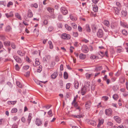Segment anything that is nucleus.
Listing matches in <instances>:
<instances>
[{
    "label": "nucleus",
    "mask_w": 128,
    "mask_h": 128,
    "mask_svg": "<svg viewBox=\"0 0 128 128\" xmlns=\"http://www.w3.org/2000/svg\"><path fill=\"white\" fill-rule=\"evenodd\" d=\"M104 35L103 31L101 29H99L97 32V36L99 38H102Z\"/></svg>",
    "instance_id": "nucleus-1"
},
{
    "label": "nucleus",
    "mask_w": 128,
    "mask_h": 128,
    "mask_svg": "<svg viewBox=\"0 0 128 128\" xmlns=\"http://www.w3.org/2000/svg\"><path fill=\"white\" fill-rule=\"evenodd\" d=\"M112 110L110 108H108L105 110V114L107 116H111L112 114Z\"/></svg>",
    "instance_id": "nucleus-2"
},
{
    "label": "nucleus",
    "mask_w": 128,
    "mask_h": 128,
    "mask_svg": "<svg viewBox=\"0 0 128 128\" xmlns=\"http://www.w3.org/2000/svg\"><path fill=\"white\" fill-rule=\"evenodd\" d=\"M82 50L83 52L86 53L88 52L89 49L86 46L84 45L82 46Z\"/></svg>",
    "instance_id": "nucleus-3"
},
{
    "label": "nucleus",
    "mask_w": 128,
    "mask_h": 128,
    "mask_svg": "<svg viewBox=\"0 0 128 128\" xmlns=\"http://www.w3.org/2000/svg\"><path fill=\"white\" fill-rule=\"evenodd\" d=\"M36 124L38 126H40L42 124V122L41 120L38 118H36L35 121Z\"/></svg>",
    "instance_id": "nucleus-4"
},
{
    "label": "nucleus",
    "mask_w": 128,
    "mask_h": 128,
    "mask_svg": "<svg viewBox=\"0 0 128 128\" xmlns=\"http://www.w3.org/2000/svg\"><path fill=\"white\" fill-rule=\"evenodd\" d=\"M62 38L63 39L68 40L70 38V36L69 34H62Z\"/></svg>",
    "instance_id": "nucleus-5"
},
{
    "label": "nucleus",
    "mask_w": 128,
    "mask_h": 128,
    "mask_svg": "<svg viewBox=\"0 0 128 128\" xmlns=\"http://www.w3.org/2000/svg\"><path fill=\"white\" fill-rule=\"evenodd\" d=\"M91 104V102L90 100L86 102L85 104V107L86 109L89 110L90 109Z\"/></svg>",
    "instance_id": "nucleus-6"
},
{
    "label": "nucleus",
    "mask_w": 128,
    "mask_h": 128,
    "mask_svg": "<svg viewBox=\"0 0 128 128\" xmlns=\"http://www.w3.org/2000/svg\"><path fill=\"white\" fill-rule=\"evenodd\" d=\"M61 11L62 13L64 15H66L68 13V11L66 8L62 7L61 8Z\"/></svg>",
    "instance_id": "nucleus-7"
},
{
    "label": "nucleus",
    "mask_w": 128,
    "mask_h": 128,
    "mask_svg": "<svg viewBox=\"0 0 128 128\" xmlns=\"http://www.w3.org/2000/svg\"><path fill=\"white\" fill-rule=\"evenodd\" d=\"M90 82H86L85 83V86L84 87H85L88 90H89L90 88Z\"/></svg>",
    "instance_id": "nucleus-8"
},
{
    "label": "nucleus",
    "mask_w": 128,
    "mask_h": 128,
    "mask_svg": "<svg viewBox=\"0 0 128 128\" xmlns=\"http://www.w3.org/2000/svg\"><path fill=\"white\" fill-rule=\"evenodd\" d=\"M13 57L16 61L20 63L22 62L21 59L18 56L14 55Z\"/></svg>",
    "instance_id": "nucleus-9"
},
{
    "label": "nucleus",
    "mask_w": 128,
    "mask_h": 128,
    "mask_svg": "<svg viewBox=\"0 0 128 128\" xmlns=\"http://www.w3.org/2000/svg\"><path fill=\"white\" fill-rule=\"evenodd\" d=\"M114 119L118 123H120L121 122V120L120 118L117 116H114Z\"/></svg>",
    "instance_id": "nucleus-10"
},
{
    "label": "nucleus",
    "mask_w": 128,
    "mask_h": 128,
    "mask_svg": "<svg viewBox=\"0 0 128 128\" xmlns=\"http://www.w3.org/2000/svg\"><path fill=\"white\" fill-rule=\"evenodd\" d=\"M58 72L56 70L55 72L53 73L51 75V78L53 79H55L58 76Z\"/></svg>",
    "instance_id": "nucleus-11"
},
{
    "label": "nucleus",
    "mask_w": 128,
    "mask_h": 128,
    "mask_svg": "<svg viewBox=\"0 0 128 128\" xmlns=\"http://www.w3.org/2000/svg\"><path fill=\"white\" fill-rule=\"evenodd\" d=\"M110 27L113 29H116L117 28V24L116 23H112L110 24Z\"/></svg>",
    "instance_id": "nucleus-12"
},
{
    "label": "nucleus",
    "mask_w": 128,
    "mask_h": 128,
    "mask_svg": "<svg viewBox=\"0 0 128 128\" xmlns=\"http://www.w3.org/2000/svg\"><path fill=\"white\" fill-rule=\"evenodd\" d=\"M17 52L18 55L21 56H24L25 54V52L22 51L20 50H18Z\"/></svg>",
    "instance_id": "nucleus-13"
},
{
    "label": "nucleus",
    "mask_w": 128,
    "mask_h": 128,
    "mask_svg": "<svg viewBox=\"0 0 128 128\" xmlns=\"http://www.w3.org/2000/svg\"><path fill=\"white\" fill-rule=\"evenodd\" d=\"M86 90H88L84 86L82 89L81 91V93L82 95H84L86 92Z\"/></svg>",
    "instance_id": "nucleus-14"
},
{
    "label": "nucleus",
    "mask_w": 128,
    "mask_h": 128,
    "mask_svg": "<svg viewBox=\"0 0 128 128\" xmlns=\"http://www.w3.org/2000/svg\"><path fill=\"white\" fill-rule=\"evenodd\" d=\"M79 57L80 59L83 60L84 59L86 58V55L81 53L80 54Z\"/></svg>",
    "instance_id": "nucleus-15"
},
{
    "label": "nucleus",
    "mask_w": 128,
    "mask_h": 128,
    "mask_svg": "<svg viewBox=\"0 0 128 128\" xmlns=\"http://www.w3.org/2000/svg\"><path fill=\"white\" fill-rule=\"evenodd\" d=\"M32 113H30L29 114V115L28 119V124H30V122L31 119L32 118Z\"/></svg>",
    "instance_id": "nucleus-16"
},
{
    "label": "nucleus",
    "mask_w": 128,
    "mask_h": 128,
    "mask_svg": "<svg viewBox=\"0 0 128 128\" xmlns=\"http://www.w3.org/2000/svg\"><path fill=\"white\" fill-rule=\"evenodd\" d=\"M28 16L29 18H31L32 16V13L30 10H29L28 11Z\"/></svg>",
    "instance_id": "nucleus-17"
},
{
    "label": "nucleus",
    "mask_w": 128,
    "mask_h": 128,
    "mask_svg": "<svg viewBox=\"0 0 128 128\" xmlns=\"http://www.w3.org/2000/svg\"><path fill=\"white\" fill-rule=\"evenodd\" d=\"M114 9L115 13L117 14H119L120 9L116 7H114Z\"/></svg>",
    "instance_id": "nucleus-18"
},
{
    "label": "nucleus",
    "mask_w": 128,
    "mask_h": 128,
    "mask_svg": "<svg viewBox=\"0 0 128 128\" xmlns=\"http://www.w3.org/2000/svg\"><path fill=\"white\" fill-rule=\"evenodd\" d=\"M5 15L8 18L12 17L13 16V14L12 12H10L9 13L6 14Z\"/></svg>",
    "instance_id": "nucleus-19"
},
{
    "label": "nucleus",
    "mask_w": 128,
    "mask_h": 128,
    "mask_svg": "<svg viewBox=\"0 0 128 128\" xmlns=\"http://www.w3.org/2000/svg\"><path fill=\"white\" fill-rule=\"evenodd\" d=\"M104 122V120L103 119H102L101 120H99V121L98 124L97 125V127H99L100 126L103 124Z\"/></svg>",
    "instance_id": "nucleus-20"
},
{
    "label": "nucleus",
    "mask_w": 128,
    "mask_h": 128,
    "mask_svg": "<svg viewBox=\"0 0 128 128\" xmlns=\"http://www.w3.org/2000/svg\"><path fill=\"white\" fill-rule=\"evenodd\" d=\"M103 23L105 26L108 27H109L110 26L109 22L108 20H104L103 22Z\"/></svg>",
    "instance_id": "nucleus-21"
},
{
    "label": "nucleus",
    "mask_w": 128,
    "mask_h": 128,
    "mask_svg": "<svg viewBox=\"0 0 128 128\" xmlns=\"http://www.w3.org/2000/svg\"><path fill=\"white\" fill-rule=\"evenodd\" d=\"M89 122L90 124L93 126H95L96 125V122L94 121L90 120L89 121Z\"/></svg>",
    "instance_id": "nucleus-22"
},
{
    "label": "nucleus",
    "mask_w": 128,
    "mask_h": 128,
    "mask_svg": "<svg viewBox=\"0 0 128 128\" xmlns=\"http://www.w3.org/2000/svg\"><path fill=\"white\" fill-rule=\"evenodd\" d=\"M102 69V66H99L96 67L95 69L96 72H98L101 70Z\"/></svg>",
    "instance_id": "nucleus-23"
},
{
    "label": "nucleus",
    "mask_w": 128,
    "mask_h": 128,
    "mask_svg": "<svg viewBox=\"0 0 128 128\" xmlns=\"http://www.w3.org/2000/svg\"><path fill=\"white\" fill-rule=\"evenodd\" d=\"M90 58L91 59L94 60L96 59H98L99 57L97 56L92 55L90 56Z\"/></svg>",
    "instance_id": "nucleus-24"
},
{
    "label": "nucleus",
    "mask_w": 128,
    "mask_h": 128,
    "mask_svg": "<svg viewBox=\"0 0 128 128\" xmlns=\"http://www.w3.org/2000/svg\"><path fill=\"white\" fill-rule=\"evenodd\" d=\"M47 10L51 14H52L54 12V9L52 8L49 7L47 8Z\"/></svg>",
    "instance_id": "nucleus-25"
},
{
    "label": "nucleus",
    "mask_w": 128,
    "mask_h": 128,
    "mask_svg": "<svg viewBox=\"0 0 128 128\" xmlns=\"http://www.w3.org/2000/svg\"><path fill=\"white\" fill-rule=\"evenodd\" d=\"M85 75L86 78L88 79H89L90 77L93 76V74L87 73Z\"/></svg>",
    "instance_id": "nucleus-26"
},
{
    "label": "nucleus",
    "mask_w": 128,
    "mask_h": 128,
    "mask_svg": "<svg viewBox=\"0 0 128 128\" xmlns=\"http://www.w3.org/2000/svg\"><path fill=\"white\" fill-rule=\"evenodd\" d=\"M4 44L6 46H9L10 45V42L8 41L4 42Z\"/></svg>",
    "instance_id": "nucleus-27"
},
{
    "label": "nucleus",
    "mask_w": 128,
    "mask_h": 128,
    "mask_svg": "<svg viewBox=\"0 0 128 128\" xmlns=\"http://www.w3.org/2000/svg\"><path fill=\"white\" fill-rule=\"evenodd\" d=\"M121 24L122 26L124 27L128 28V25L125 23L123 22H121Z\"/></svg>",
    "instance_id": "nucleus-28"
},
{
    "label": "nucleus",
    "mask_w": 128,
    "mask_h": 128,
    "mask_svg": "<svg viewBox=\"0 0 128 128\" xmlns=\"http://www.w3.org/2000/svg\"><path fill=\"white\" fill-rule=\"evenodd\" d=\"M86 31L88 32H90V29L88 24H87L86 25Z\"/></svg>",
    "instance_id": "nucleus-29"
},
{
    "label": "nucleus",
    "mask_w": 128,
    "mask_h": 128,
    "mask_svg": "<svg viewBox=\"0 0 128 128\" xmlns=\"http://www.w3.org/2000/svg\"><path fill=\"white\" fill-rule=\"evenodd\" d=\"M122 16L125 17L127 15V12L126 10H122L121 12Z\"/></svg>",
    "instance_id": "nucleus-30"
},
{
    "label": "nucleus",
    "mask_w": 128,
    "mask_h": 128,
    "mask_svg": "<svg viewBox=\"0 0 128 128\" xmlns=\"http://www.w3.org/2000/svg\"><path fill=\"white\" fill-rule=\"evenodd\" d=\"M65 27L66 29L68 30H72L71 27L68 24H66L65 25Z\"/></svg>",
    "instance_id": "nucleus-31"
},
{
    "label": "nucleus",
    "mask_w": 128,
    "mask_h": 128,
    "mask_svg": "<svg viewBox=\"0 0 128 128\" xmlns=\"http://www.w3.org/2000/svg\"><path fill=\"white\" fill-rule=\"evenodd\" d=\"M12 30V28L10 26H7L6 29L5 31L6 32H9L10 31Z\"/></svg>",
    "instance_id": "nucleus-32"
},
{
    "label": "nucleus",
    "mask_w": 128,
    "mask_h": 128,
    "mask_svg": "<svg viewBox=\"0 0 128 128\" xmlns=\"http://www.w3.org/2000/svg\"><path fill=\"white\" fill-rule=\"evenodd\" d=\"M74 87L76 89H78L79 87V83L77 81L74 82Z\"/></svg>",
    "instance_id": "nucleus-33"
},
{
    "label": "nucleus",
    "mask_w": 128,
    "mask_h": 128,
    "mask_svg": "<svg viewBox=\"0 0 128 128\" xmlns=\"http://www.w3.org/2000/svg\"><path fill=\"white\" fill-rule=\"evenodd\" d=\"M64 77L65 79H67L68 77V73L66 72H64Z\"/></svg>",
    "instance_id": "nucleus-34"
},
{
    "label": "nucleus",
    "mask_w": 128,
    "mask_h": 128,
    "mask_svg": "<svg viewBox=\"0 0 128 128\" xmlns=\"http://www.w3.org/2000/svg\"><path fill=\"white\" fill-rule=\"evenodd\" d=\"M15 15L16 17L20 20H21V18L20 14L18 13L15 14Z\"/></svg>",
    "instance_id": "nucleus-35"
},
{
    "label": "nucleus",
    "mask_w": 128,
    "mask_h": 128,
    "mask_svg": "<svg viewBox=\"0 0 128 128\" xmlns=\"http://www.w3.org/2000/svg\"><path fill=\"white\" fill-rule=\"evenodd\" d=\"M98 54L99 55H100L102 57L104 56L105 55V54L104 52L100 51L98 52Z\"/></svg>",
    "instance_id": "nucleus-36"
},
{
    "label": "nucleus",
    "mask_w": 128,
    "mask_h": 128,
    "mask_svg": "<svg viewBox=\"0 0 128 128\" xmlns=\"http://www.w3.org/2000/svg\"><path fill=\"white\" fill-rule=\"evenodd\" d=\"M31 7H34L35 8H37L38 7V4L36 3H35L34 4H32L30 5Z\"/></svg>",
    "instance_id": "nucleus-37"
},
{
    "label": "nucleus",
    "mask_w": 128,
    "mask_h": 128,
    "mask_svg": "<svg viewBox=\"0 0 128 128\" xmlns=\"http://www.w3.org/2000/svg\"><path fill=\"white\" fill-rule=\"evenodd\" d=\"M70 18L72 20H77V18L75 17H74L72 15H70Z\"/></svg>",
    "instance_id": "nucleus-38"
},
{
    "label": "nucleus",
    "mask_w": 128,
    "mask_h": 128,
    "mask_svg": "<svg viewBox=\"0 0 128 128\" xmlns=\"http://www.w3.org/2000/svg\"><path fill=\"white\" fill-rule=\"evenodd\" d=\"M16 84L17 86L19 87L22 88V84L18 82H16Z\"/></svg>",
    "instance_id": "nucleus-39"
},
{
    "label": "nucleus",
    "mask_w": 128,
    "mask_h": 128,
    "mask_svg": "<svg viewBox=\"0 0 128 128\" xmlns=\"http://www.w3.org/2000/svg\"><path fill=\"white\" fill-rule=\"evenodd\" d=\"M118 98V95L117 94H114L113 96V98L115 100H117Z\"/></svg>",
    "instance_id": "nucleus-40"
},
{
    "label": "nucleus",
    "mask_w": 128,
    "mask_h": 128,
    "mask_svg": "<svg viewBox=\"0 0 128 128\" xmlns=\"http://www.w3.org/2000/svg\"><path fill=\"white\" fill-rule=\"evenodd\" d=\"M48 43L49 45L50 48V49L52 48L53 47V46L52 42L51 41H49L48 42Z\"/></svg>",
    "instance_id": "nucleus-41"
},
{
    "label": "nucleus",
    "mask_w": 128,
    "mask_h": 128,
    "mask_svg": "<svg viewBox=\"0 0 128 128\" xmlns=\"http://www.w3.org/2000/svg\"><path fill=\"white\" fill-rule=\"evenodd\" d=\"M122 34L125 36H126L128 34L127 31L125 30H124L122 31Z\"/></svg>",
    "instance_id": "nucleus-42"
},
{
    "label": "nucleus",
    "mask_w": 128,
    "mask_h": 128,
    "mask_svg": "<svg viewBox=\"0 0 128 128\" xmlns=\"http://www.w3.org/2000/svg\"><path fill=\"white\" fill-rule=\"evenodd\" d=\"M17 109L16 108H13L11 110V112L12 113H16L17 112Z\"/></svg>",
    "instance_id": "nucleus-43"
},
{
    "label": "nucleus",
    "mask_w": 128,
    "mask_h": 128,
    "mask_svg": "<svg viewBox=\"0 0 128 128\" xmlns=\"http://www.w3.org/2000/svg\"><path fill=\"white\" fill-rule=\"evenodd\" d=\"M93 10L95 12H97L98 10V8L97 6H95L93 7Z\"/></svg>",
    "instance_id": "nucleus-44"
},
{
    "label": "nucleus",
    "mask_w": 128,
    "mask_h": 128,
    "mask_svg": "<svg viewBox=\"0 0 128 128\" xmlns=\"http://www.w3.org/2000/svg\"><path fill=\"white\" fill-rule=\"evenodd\" d=\"M14 68L17 71H18L20 69V68L19 67L18 64H16L14 66Z\"/></svg>",
    "instance_id": "nucleus-45"
},
{
    "label": "nucleus",
    "mask_w": 128,
    "mask_h": 128,
    "mask_svg": "<svg viewBox=\"0 0 128 128\" xmlns=\"http://www.w3.org/2000/svg\"><path fill=\"white\" fill-rule=\"evenodd\" d=\"M35 64L36 66H38L40 64V62H39L38 59H36Z\"/></svg>",
    "instance_id": "nucleus-46"
},
{
    "label": "nucleus",
    "mask_w": 128,
    "mask_h": 128,
    "mask_svg": "<svg viewBox=\"0 0 128 128\" xmlns=\"http://www.w3.org/2000/svg\"><path fill=\"white\" fill-rule=\"evenodd\" d=\"M72 25L73 28L76 29L77 28V26L76 24L74 23H72Z\"/></svg>",
    "instance_id": "nucleus-47"
},
{
    "label": "nucleus",
    "mask_w": 128,
    "mask_h": 128,
    "mask_svg": "<svg viewBox=\"0 0 128 128\" xmlns=\"http://www.w3.org/2000/svg\"><path fill=\"white\" fill-rule=\"evenodd\" d=\"M48 114L50 116L52 117V110H50L48 112Z\"/></svg>",
    "instance_id": "nucleus-48"
},
{
    "label": "nucleus",
    "mask_w": 128,
    "mask_h": 128,
    "mask_svg": "<svg viewBox=\"0 0 128 128\" xmlns=\"http://www.w3.org/2000/svg\"><path fill=\"white\" fill-rule=\"evenodd\" d=\"M51 105H46L43 106V108H45L46 109H48L51 107Z\"/></svg>",
    "instance_id": "nucleus-49"
},
{
    "label": "nucleus",
    "mask_w": 128,
    "mask_h": 128,
    "mask_svg": "<svg viewBox=\"0 0 128 128\" xmlns=\"http://www.w3.org/2000/svg\"><path fill=\"white\" fill-rule=\"evenodd\" d=\"M11 46L13 49H15L16 48V46L14 43H12L11 44Z\"/></svg>",
    "instance_id": "nucleus-50"
},
{
    "label": "nucleus",
    "mask_w": 128,
    "mask_h": 128,
    "mask_svg": "<svg viewBox=\"0 0 128 128\" xmlns=\"http://www.w3.org/2000/svg\"><path fill=\"white\" fill-rule=\"evenodd\" d=\"M73 35L74 37H77L78 36V34L77 32H73Z\"/></svg>",
    "instance_id": "nucleus-51"
},
{
    "label": "nucleus",
    "mask_w": 128,
    "mask_h": 128,
    "mask_svg": "<svg viewBox=\"0 0 128 128\" xmlns=\"http://www.w3.org/2000/svg\"><path fill=\"white\" fill-rule=\"evenodd\" d=\"M29 68V66H28L27 65L24 66L23 67V68L24 70H27Z\"/></svg>",
    "instance_id": "nucleus-52"
},
{
    "label": "nucleus",
    "mask_w": 128,
    "mask_h": 128,
    "mask_svg": "<svg viewBox=\"0 0 128 128\" xmlns=\"http://www.w3.org/2000/svg\"><path fill=\"white\" fill-rule=\"evenodd\" d=\"M82 42H84L85 43H87L88 42V40L86 39H82Z\"/></svg>",
    "instance_id": "nucleus-53"
},
{
    "label": "nucleus",
    "mask_w": 128,
    "mask_h": 128,
    "mask_svg": "<svg viewBox=\"0 0 128 128\" xmlns=\"http://www.w3.org/2000/svg\"><path fill=\"white\" fill-rule=\"evenodd\" d=\"M123 96H126L128 95V92H125L123 94Z\"/></svg>",
    "instance_id": "nucleus-54"
},
{
    "label": "nucleus",
    "mask_w": 128,
    "mask_h": 128,
    "mask_svg": "<svg viewBox=\"0 0 128 128\" xmlns=\"http://www.w3.org/2000/svg\"><path fill=\"white\" fill-rule=\"evenodd\" d=\"M70 83L67 84L66 86V88L67 89H68L70 87Z\"/></svg>",
    "instance_id": "nucleus-55"
},
{
    "label": "nucleus",
    "mask_w": 128,
    "mask_h": 128,
    "mask_svg": "<svg viewBox=\"0 0 128 128\" xmlns=\"http://www.w3.org/2000/svg\"><path fill=\"white\" fill-rule=\"evenodd\" d=\"M30 75V72L29 71H28L26 72L25 74H24V75L26 77H28V76Z\"/></svg>",
    "instance_id": "nucleus-56"
},
{
    "label": "nucleus",
    "mask_w": 128,
    "mask_h": 128,
    "mask_svg": "<svg viewBox=\"0 0 128 128\" xmlns=\"http://www.w3.org/2000/svg\"><path fill=\"white\" fill-rule=\"evenodd\" d=\"M13 4V3L11 2H10L7 4V7H9L10 5H12Z\"/></svg>",
    "instance_id": "nucleus-57"
},
{
    "label": "nucleus",
    "mask_w": 128,
    "mask_h": 128,
    "mask_svg": "<svg viewBox=\"0 0 128 128\" xmlns=\"http://www.w3.org/2000/svg\"><path fill=\"white\" fill-rule=\"evenodd\" d=\"M21 120L23 122H26V118L24 116L22 117V118Z\"/></svg>",
    "instance_id": "nucleus-58"
},
{
    "label": "nucleus",
    "mask_w": 128,
    "mask_h": 128,
    "mask_svg": "<svg viewBox=\"0 0 128 128\" xmlns=\"http://www.w3.org/2000/svg\"><path fill=\"white\" fill-rule=\"evenodd\" d=\"M78 29L79 32H81L82 31V28L80 26H78Z\"/></svg>",
    "instance_id": "nucleus-59"
},
{
    "label": "nucleus",
    "mask_w": 128,
    "mask_h": 128,
    "mask_svg": "<svg viewBox=\"0 0 128 128\" xmlns=\"http://www.w3.org/2000/svg\"><path fill=\"white\" fill-rule=\"evenodd\" d=\"M55 60L57 62H58L59 61V58L58 56H56Z\"/></svg>",
    "instance_id": "nucleus-60"
},
{
    "label": "nucleus",
    "mask_w": 128,
    "mask_h": 128,
    "mask_svg": "<svg viewBox=\"0 0 128 128\" xmlns=\"http://www.w3.org/2000/svg\"><path fill=\"white\" fill-rule=\"evenodd\" d=\"M112 89L114 91H115L117 89L116 86H114L112 87Z\"/></svg>",
    "instance_id": "nucleus-61"
},
{
    "label": "nucleus",
    "mask_w": 128,
    "mask_h": 128,
    "mask_svg": "<svg viewBox=\"0 0 128 128\" xmlns=\"http://www.w3.org/2000/svg\"><path fill=\"white\" fill-rule=\"evenodd\" d=\"M108 125L110 126H112L113 123L110 122H108L107 123Z\"/></svg>",
    "instance_id": "nucleus-62"
},
{
    "label": "nucleus",
    "mask_w": 128,
    "mask_h": 128,
    "mask_svg": "<svg viewBox=\"0 0 128 128\" xmlns=\"http://www.w3.org/2000/svg\"><path fill=\"white\" fill-rule=\"evenodd\" d=\"M72 104L73 105V106L75 107H77L78 106V104L77 102H75L74 103H72Z\"/></svg>",
    "instance_id": "nucleus-63"
},
{
    "label": "nucleus",
    "mask_w": 128,
    "mask_h": 128,
    "mask_svg": "<svg viewBox=\"0 0 128 128\" xmlns=\"http://www.w3.org/2000/svg\"><path fill=\"white\" fill-rule=\"evenodd\" d=\"M12 128H18L17 125L16 124H14L12 126Z\"/></svg>",
    "instance_id": "nucleus-64"
}]
</instances>
